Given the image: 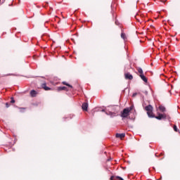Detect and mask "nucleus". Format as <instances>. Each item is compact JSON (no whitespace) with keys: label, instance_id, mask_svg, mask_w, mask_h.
Wrapping results in <instances>:
<instances>
[{"label":"nucleus","instance_id":"9","mask_svg":"<svg viewBox=\"0 0 180 180\" xmlns=\"http://www.w3.org/2000/svg\"><path fill=\"white\" fill-rule=\"evenodd\" d=\"M30 95L32 98H34V96H36V95H37V91H36L35 90H32L30 91Z\"/></svg>","mask_w":180,"mask_h":180},{"label":"nucleus","instance_id":"15","mask_svg":"<svg viewBox=\"0 0 180 180\" xmlns=\"http://www.w3.org/2000/svg\"><path fill=\"white\" fill-rule=\"evenodd\" d=\"M173 129H174V131H178V127H176V125H174L173 127Z\"/></svg>","mask_w":180,"mask_h":180},{"label":"nucleus","instance_id":"6","mask_svg":"<svg viewBox=\"0 0 180 180\" xmlns=\"http://www.w3.org/2000/svg\"><path fill=\"white\" fill-rule=\"evenodd\" d=\"M105 114L108 115V116H110V117H115V116H116L115 112H110V111L105 112Z\"/></svg>","mask_w":180,"mask_h":180},{"label":"nucleus","instance_id":"18","mask_svg":"<svg viewBox=\"0 0 180 180\" xmlns=\"http://www.w3.org/2000/svg\"><path fill=\"white\" fill-rule=\"evenodd\" d=\"M114 178H115L114 176H111L110 180H113Z\"/></svg>","mask_w":180,"mask_h":180},{"label":"nucleus","instance_id":"22","mask_svg":"<svg viewBox=\"0 0 180 180\" xmlns=\"http://www.w3.org/2000/svg\"><path fill=\"white\" fill-rule=\"evenodd\" d=\"M102 112H105V110H103Z\"/></svg>","mask_w":180,"mask_h":180},{"label":"nucleus","instance_id":"1","mask_svg":"<svg viewBox=\"0 0 180 180\" xmlns=\"http://www.w3.org/2000/svg\"><path fill=\"white\" fill-rule=\"evenodd\" d=\"M155 117L158 120H162V119L164 120H171V117L169 116V115H168L167 113L161 114L160 112H158V116H156Z\"/></svg>","mask_w":180,"mask_h":180},{"label":"nucleus","instance_id":"8","mask_svg":"<svg viewBox=\"0 0 180 180\" xmlns=\"http://www.w3.org/2000/svg\"><path fill=\"white\" fill-rule=\"evenodd\" d=\"M133 78V75H130V73L125 74V79H131Z\"/></svg>","mask_w":180,"mask_h":180},{"label":"nucleus","instance_id":"4","mask_svg":"<svg viewBox=\"0 0 180 180\" xmlns=\"http://www.w3.org/2000/svg\"><path fill=\"white\" fill-rule=\"evenodd\" d=\"M137 71L139 74V77H141V79L143 80L144 82H147L148 79L146 76H144V74H143V69L141 68H137Z\"/></svg>","mask_w":180,"mask_h":180},{"label":"nucleus","instance_id":"13","mask_svg":"<svg viewBox=\"0 0 180 180\" xmlns=\"http://www.w3.org/2000/svg\"><path fill=\"white\" fill-rule=\"evenodd\" d=\"M121 37L123 39V40H126V34L122 32L121 34Z\"/></svg>","mask_w":180,"mask_h":180},{"label":"nucleus","instance_id":"21","mask_svg":"<svg viewBox=\"0 0 180 180\" xmlns=\"http://www.w3.org/2000/svg\"><path fill=\"white\" fill-rule=\"evenodd\" d=\"M115 24L117 25V21H115Z\"/></svg>","mask_w":180,"mask_h":180},{"label":"nucleus","instance_id":"11","mask_svg":"<svg viewBox=\"0 0 180 180\" xmlns=\"http://www.w3.org/2000/svg\"><path fill=\"white\" fill-rule=\"evenodd\" d=\"M42 88L44 89L45 91H50V87H48L46 85V83H44L42 84Z\"/></svg>","mask_w":180,"mask_h":180},{"label":"nucleus","instance_id":"3","mask_svg":"<svg viewBox=\"0 0 180 180\" xmlns=\"http://www.w3.org/2000/svg\"><path fill=\"white\" fill-rule=\"evenodd\" d=\"M145 110H146L148 117H154V115H153V107L151 105H148L145 107Z\"/></svg>","mask_w":180,"mask_h":180},{"label":"nucleus","instance_id":"19","mask_svg":"<svg viewBox=\"0 0 180 180\" xmlns=\"http://www.w3.org/2000/svg\"><path fill=\"white\" fill-rule=\"evenodd\" d=\"M6 108H9V105L8 104V103H6Z\"/></svg>","mask_w":180,"mask_h":180},{"label":"nucleus","instance_id":"5","mask_svg":"<svg viewBox=\"0 0 180 180\" xmlns=\"http://www.w3.org/2000/svg\"><path fill=\"white\" fill-rule=\"evenodd\" d=\"M82 110H85V112H86V110H88V103H84L82 105Z\"/></svg>","mask_w":180,"mask_h":180},{"label":"nucleus","instance_id":"20","mask_svg":"<svg viewBox=\"0 0 180 180\" xmlns=\"http://www.w3.org/2000/svg\"><path fill=\"white\" fill-rule=\"evenodd\" d=\"M145 94H146V95H147V94H148V92H147V91H145Z\"/></svg>","mask_w":180,"mask_h":180},{"label":"nucleus","instance_id":"17","mask_svg":"<svg viewBox=\"0 0 180 180\" xmlns=\"http://www.w3.org/2000/svg\"><path fill=\"white\" fill-rule=\"evenodd\" d=\"M137 96V93H134L133 94L132 96L134 98V96Z\"/></svg>","mask_w":180,"mask_h":180},{"label":"nucleus","instance_id":"16","mask_svg":"<svg viewBox=\"0 0 180 180\" xmlns=\"http://www.w3.org/2000/svg\"><path fill=\"white\" fill-rule=\"evenodd\" d=\"M11 103H15V99L13 98H11Z\"/></svg>","mask_w":180,"mask_h":180},{"label":"nucleus","instance_id":"12","mask_svg":"<svg viewBox=\"0 0 180 180\" xmlns=\"http://www.w3.org/2000/svg\"><path fill=\"white\" fill-rule=\"evenodd\" d=\"M159 110H160V112H165V107L162 106V105H160L159 106Z\"/></svg>","mask_w":180,"mask_h":180},{"label":"nucleus","instance_id":"7","mask_svg":"<svg viewBox=\"0 0 180 180\" xmlns=\"http://www.w3.org/2000/svg\"><path fill=\"white\" fill-rule=\"evenodd\" d=\"M125 136H126V134H124V133L116 134L115 137H117V139H123V138H124Z\"/></svg>","mask_w":180,"mask_h":180},{"label":"nucleus","instance_id":"14","mask_svg":"<svg viewBox=\"0 0 180 180\" xmlns=\"http://www.w3.org/2000/svg\"><path fill=\"white\" fill-rule=\"evenodd\" d=\"M63 85H66L67 86H69L70 88H72V86L70 85L69 84H67L65 82H63Z\"/></svg>","mask_w":180,"mask_h":180},{"label":"nucleus","instance_id":"2","mask_svg":"<svg viewBox=\"0 0 180 180\" xmlns=\"http://www.w3.org/2000/svg\"><path fill=\"white\" fill-rule=\"evenodd\" d=\"M134 109V105H131L129 108H124L121 113V117H127L130 112Z\"/></svg>","mask_w":180,"mask_h":180},{"label":"nucleus","instance_id":"10","mask_svg":"<svg viewBox=\"0 0 180 180\" xmlns=\"http://www.w3.org/2000/svg\"><path fill=\"white\" fill-rule=\"evenodd\" d=\"M57 89L58 92H60V91H68L65 86H59Z\"/></svg>","mask_w":180,"mask_h":180}]
</instances>
